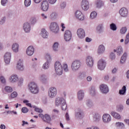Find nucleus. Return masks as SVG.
Masks as SVG:
<instances>
[{
    "mask_svg": "<svg viewBox=\"0 0 129 129\" xmlns=\"http://www.w3.org/2000/svg\"><path fill=\"white\" fill-rule=\"evenodd\" d=\"M18 96V93L17 92H14L11 94V97L12 98H16Z\"/></svg>",
    "mask_w": 129,
    "mask_h": 129,
    "instance_id": "55",
    "label": "nucleus"
},
{
    "mask_svg": "<svg viewBox=\"0 0 129 129\" xmlns=\"http://www.w3.org/2000/svg\"><path fill=\"white\" fill-rule=\"evenodd\" d=\"M5 91L6 92L11 93L13 91V88L10 86H6L5 88Z\"/></svg>",
    "mask_w": 129,
    "mask_h": 129,
    "instance_id": "47",
    "label": "nucleus"
},
{
    "mask_svg": "<svg viewBox=\"0 0 129 129\" xmlns=\"http://www.w3.org/2000/svg\"><path fill=\"white\" fill-rule=\"evenodd\" d=\"M104 52H105V46H104V45L103 44L100 45L98 47V54H103Z\"/></svg>",
    "mask_w": 129,
    "mask_h": 129,
    "instance_id": "26",
    "label": "nucleus"
},
{
    "mask_svg": "<svg viewBox=\"0 0 129 129\" xmlns=\"http://www.w3.org/2000/svg\"><path fill=\"white\" fill-rule=\"evenodd\" d=\"M23 28L25 33H30V31H31V24L29 22H25L23 24Z\"/></svg>",
    "mask_w": 129,
    "mask_h": 129,
    "instance_id": "19",
    "label": "nucleus"
},
{
    "mask_svg": "<svg viewBox=\"0 0 129 129\" xmlns=\"http://www.w3.org/2000/svg\"><path fill=\"white\" fill-rule=\"evenodd\" d=\"M75 116L76 119H82L83 118V111L81 109H77L76 110Z\"/></svg>",
    "mask_w": 129,
    "mask_h": 129,
    "instance_id": "7",
    "label": "nucleus"
},
{
    "mask_svg": "<svg viewBox=\"0 0 129 129\" xmlns=\"http://www.w3.org/2000/svg\"><path fill=\"white\" fill-rule=\"evenodd\" d=\"M84 91L83 90H79L77 93L78 99L80 101H82L83 98H84Z\"/></svg>",
    "mask_w": 129,
    "mask_h": 129,
    "instance_id": "21",
    "label": "nucleus"
},
{
    "mask_svg": "<svg viewBox=\"0 0 129 129\" xmlns=\"http://www.w3.org/2000/svg\"><path fill=\"white\" fill-rule=\"evenodd\" d=\"M10 80L12 83H15V82H17L19 80V77L17 75H13L10 77Z\"/></svg>",
    "mask_w": 129,
    "mask_h": 129,
    "instance_id": "31",
    "label": "nucleus"
},
{
    "mask_svg": "<svg viewBox=\"0 0 129 129\" xmlns=\"http://www.w3.org/2000/svg\"><path fill=\"white\" fill-rule=\"evenodd\" d=\"M126 57H127V53L126 52H124L121 57L120 63H121V64H123V63L125 62Z\"/></svg>",
    "mask_w": 129,
    "mask_h": 129,
    "instance_id": "34",
    "label": "nucleus"
},
{
    "mask_svg": "<svg viewBox=\"0 0 129 129\" xmlns=\"http://www.w3.org/2000/svg\"><path fill=\"white\" fill-rule=\"evenodd\" d=\"M110 58L111 60H114L115 59V54L113 52H111L110 54Z\"/></svg>",
    "mask_w": 129,
    "mask_h": 129,
    "instance_id": "56",
    "label": "nucleus"
},
{
    "mask_svg": "<svg viewBox=\"0 0 129 129\" xmlns=\"http://www.w3.org/2000/svg\"><path fill=\"white\" fill-rule=\"evenodd\" d=\"M35 52V48L33 46H29L26 49V54L28 56H32Z\"/></svg>",
    "mask_w": 129,
    "mask_h": 129,
    "instance_id": "22",
    "label": "nucleus"
},
{
    "mask_svg": "<svg viewBox=\"0 0 129 129\" xmlns=\"http://www.w3.org/2000/svg\"><path fill=\"white\" fill-rule=\"evenodd\" d=\"M96 31L98 34H101L103 32V25L99 24L96 28Z\"/></svg>",
    "mask_w": 129,
    "mask_h": 129,
    "instance_id": "29",
    "label": "nucleus"
},
{
    "mask_svg": "<svg viewBox=\"0 0 129 129\" xmlns=\"http://www.w3.org/2000/svg\"><path fill=\"white\" fill-rule=\"evenodd\" d=\"M122 110H123V105H118L116 106V111L118 112H122Z\"/></svg>",
    "mask_w": 129,
    "mask_h": 129,
    "instance_id": "40",
    "label": "nucleus"
},
{
    "mask_svg": "<svg viewBox=\"0 0 129 129\" xmlns=\"http://www.w3.org/2000/svg\"><path fill=\"white\" fill-rule=\"evenodd\" d=\"M40 35L42 38H44V39H47V38H48V32L45 29H41Z\"/></svg>",
    "mask_w": 129,
    "mask_h": 129,
    "instance_id": "33",
    "label": "nucleus"
},
{
    "mask_svg": "<svg viewBox=\"0 0 129 129\" xmlns=\"http://www.w3.org/2000/svg\"><path fill=\"white\" fill-rule=\"evenodd\" d=\"M85 104L88 108H92V107H93V106H94L93 101L90 99L87 100L86 101Z\"/></svg>",
    "mask_w": 129,
    "mask_h": 129,
    "instance_id": "27",
    "label": "nucleus"
},
{
    "mask_svg": "<svg viewBox=\"0 0 129 129\" xmlns=\"http://www.w3.org/2000/svg\"><path fill=\"white\" fill-rule=\"evenodd\" d=\"M81 7L84 11H88L89 9V2L88 0H82Z\"/></svg>",
    "mask_w": 129,
    "mask_h": 129,
    "instance_id": "14",
    "label": "nucleus"
},
{
    "mask_svg": "<svg viewBox=\"0 0 129 129\" xmlns=\"http://www.w3.org/2000/svg\"><path fill=\"white\" fill-rule=\"evenodd\" d=\"M44 118L45 121H43L44 122H47V123H49L51 120H52V119H51V116H50V115L48 114H44Z\"/></svg>",
    "mask_w": 129,
    "mask_h": 129,
    "instance_id": "35",
    "label": "nucleus"
},
{
    "mask_svg": "<svg viewBox=\"0 0 129 129\" xmlns=\"http://www.w3.org/2000/svg\"><path fill=\"white\" fill-rule=\"evenodd\" d=\"M63 70L65 72H68V71H69V70L68 69V65L66 63L63 64Z\"/></svg>",
    "mask_w": 129,
    "mask_h": 129,
    "instance_id": "54",
    "label": "nucleus"
},
{
    "mask_svg": "<svg viewBox=\"0 0 129 129\" xmlns=\"http://www.w3.org/2000/svg\"><path fill=\"white\" fill-rule=\"evenodd\" d=\"M94 60L91 56H88L86 58V64L88 67L92 68L93 67Z\"/></svg>",
    "mask_w": 129,
    "mask_h": 129,
    "instance_id": "12",
    "label": "nucleus"
},
{
    "mask_svg": "<svg viewBox=\"0 0 129 129\" xmlns=\"http://www.w3.org/2000/svg\"><path fill=\"white\" fill-rule=\"evenodd\" d=\"M24 5L25 7H26V8H28V7H30V6H31V0H25Z\"/></svg>",
    "mask_w": 129,
    "mask_h": 129,
    "instance_id": "45",
    "label": "nucleus"
},
{
    "mask_svg": "<svg viewBox=\"0 0 129 129\" xmlns=\"http://www.w3.org/2000/svg\"><path fill=\"white\" fill-rule=\"evenodd\" d=\"M75 16L80 21L84 20V15L82 14V12L80 11H77L75 13Z\"/></svg>",
    "mask_w": 129,
    "mask_h": 129,
    "instance_id": "20",
    "label": "nucleus"
},
{
    "mask_svg": "<svg viewBox=\"0 0 129 129\" xmlns=\"http://www.w3.org/2000/svg\"><path fill=\"white\" fill-rule=\"evenodd\" d=\"M30 23L32 25H34L35 23H37V19L35 17H32L30 19Z\"/></svg>",
    "mask_w": 129,
    "mask_h": 129,
    "instance_id": "48",
    "label": "nucleus"
},
{
    "mask_svg": "<svg viewBox=\"0 0 129 129\" xmlns=\"http://www.w3.org/2000/svg\"><path fill=\"white\" fill-rule=\"evenodd\" d=\"M80 77L82 79L84 78V77H86V74H85V73H81L80 74Z\"/></svg>",
    "mask_w": 129,
    "mask_h": 129,
    "instance_id": "59",
    "label": "nucleus"
},
{
    "mask_svg": "<svg viewBox=\"0 0 129 129\" xmlns=\"http://www.w3.org/2000/svg\"><path fill=\"white\" fill-rule=\"evenodd\" d=\"M6 23V17H3L0 20V25H4Z\"/></svg>",
    "mask_w": 129,
    "mask_h": 129,
    "instance_id": "53",
    "label": "nucleus"
},
{
    "mask_svg": "<svg viewBox=\"0 0 129 129\" xmlns=\"http://www.w3.org/2000/svg\"><path fill=\"white\" fill-rule=\"evenodd\" d=\"M0 79L2 83H6V79L3 76L1 77Z\"/></svg>",
    "mask_w": 129,
    "mask_h": 129,
    "instance_id": "62",
    "label": "nucleus"
},
{
    "mask_svg": "<svg viewBox=\"0 0 129 129\" xmlns=\"http://www.w3.org/2000/svg\"><path fill=\"white\" fill-rule=\"evenodd\" d=\"M17 68L18 69V70H20V71H23L24 69H25L24 67V63H23V60L20 59L18 63L17 66Z\"/></svg>",
    "mask_w": 129,
    "mask_h": 129,
    "instance_id": "25",
    "label": "nucleus"
},
{
    "mask_svg": "<svg viewBox=\"0 0 129 129\" xmlns=\"http://www.w3.org/2000/svg\"><path fill=\"white\" fill-rule=\"evenodd\" d=\"M57 95V89L51 87L48 90V96L50 98H54Z\"/></svg>",
    "mask_w": 129,
    "mask_h": 129,
    "instance_id": "6",
    "label": "nucleus"
},
{
    "mask_svg": "<svg viewBox=\"0 0 129 129\" xmlns=\"http://www.w3.org/2000/svg\"><path fill=\"white\" fill-rule=\"evenodd\" d=\"M116 72H117V69L115 68L113 70H112V73L113 74H115V73H116Z\"/></svg>",
    "mask_w": 129,
    "mask_h": 129,
    "instance_id": "64",
    "label": "nucleus"
},
{
    "mask_svg": "<svg viewBox=\"0 0 129 129\" xmlns=\"http://www.w3.org/2000/svg\"><path fill=\"white\" fill-rule=\"evenodd\" d=\"M35 111H36V112H39V113H42V112H43V110L37 107L35 108Z\"/></svg>",
    "mask_w": 129,
    "mask_h": 129,
    "instance_id": "60",
    "label": "nucleus"
},
{
    "mask_svg": "<svg viewBox=\"0 0 129 129\" xmlns=\"http://www.w3.org/2000/svg\"><path fill=\"white\" fill-rule=\"evenodd\" d=\"M96 17H97V13H96V12H95V11L92 12L91 13L90 16V18L92 20H93V19H95V18H96Z\"/></svg>",
    "mask_w": 129,
    "mask_h": 129,
    "instance_id": "42",
    "label": "nucleus"
},
{
    "mask_svg": "<svg viewBox=\"0 0 129 129\" xmlns=\"http://www.w3.org/2000/svg\"><path fill=\"white\" fill-rule=\"evenodd\" d=\"M56 2H57V0H48V2L50 5H54V4H56Z\"/></svg>",
    "mask_w": 129,
    "mask_h": 129,
    "instance_id": "57",
    "label": "nucleus"
},
{
    "mask_svg": "<svg viewBox=\"0 0 129 129\" xmlns=\"http://www.w3.org/2000/svg\"><path fill=\"white\" fill-rule=\"evenodd\" d=\"M65 116L66 120L69 121V120H70V117H69V114H68V112L66 113Z\"/></svg>",
    "mask_w": 129,
    "mask_h": 129,
    "instance_id": "61",
    "label": "nucleus"
},
{
    "mask_svg": "<svg viewBox=\"0 0 129 129\" xmlns=\"http://www.w3.org/2000/svg\"><path fill=\"white\" fill-rule=\"evenodd\" d=\"M18 86H22L23 83H24V79L23 78H20L18 80Z\"/></svg>",
    "mask_w": 129,
    "mask_h": 129,
    "instance_id": "44",
    "label": "nucleus"
},
{
    "mask_svg": "<svg viewBox=\"0 0 129 129\" xmlns=\"http://www.w3.org/2000/svg\"><path fill=\"white\" fill-rule=\"evenodd\" d=\"M38 115L42 119V120H43V121H46V120H45V115H44V114L40 113Z\"/></svg>",
    "mask_w": 129,
    "mask_h": 129,
    "instance_id": "58",
    "label": "nucleus"
},
{
    "mask_svg": "<svg viewBox=\"0 0 129 129\" xmlns=\"http://www.w3.org/2000/svg\"><path fill=\"white\" fill-rule=\"evenodd\" d=\"M97 8H98V9H100V8H101V7H103V6L104 5V3L101 0H98L97 2Z\"/></svg>",
    "mask_w": 129,
    "mask_h": 129,
    "instance_id": "38",
    "label": "nucleus"
},
{
    "mask_svg": "<svg viewBox=\"0 0 129 129\" xmlns=\"http://www.w3.org/2000/svg\"><path fill=\"white\" fill-rule=\"evenodd\" d=\"M41 10L43 12H47L49 10V3L46 0L43 1L41 3Z\"/></svg>",
    "mask_w": 129,
    "mask_h": 129,
    "instance_id": "9",
    "label": "nucleus"
},
{
    "mask_svg": "<svg viewBox=\"0 0 129 129\" xmlns=\"http://www.w3.org/2000/svg\"><path fill=\"white\" fill-rule=\"evenodd\" d=\"M28 87L29 91L32 94H38L39 93V87L38 85L35 82H31L28 85Z\"/></svg>",
    "mask_w": 129,
    "mask_h": 129,
    "instance_id": "2",
    "label": "nucleus"
},
{
    "mask_svg": "<svg viewBox=\"0 0 129 129\" xmlns=\"http://www.w3.org/2000/svg\"><path fill=\"white\" fill-rule=\"evenodd\" d=\"M106 66V62L103 59H100L98 61L97 67L99 70H104Z\"/></svg>",
    "mask_w": 129,
    "mask_h": 129,
    "instance_id": "11",
    "label": "nucleus"
},
{
    "mask_svg": "<svg viewBox=\"0 0 129 129\" xmlns=\"http://www.w3.org/2000/svg\"><path fill=\"white\" fill-rule=\"evenodd\" d=\"M12 50L15 53H18L19 52V44L15 43L12 45Z\"/></svg>",
    "mask_w": 129,
    "mask_h": 129,
    "instance_id": "32",
    "label": "nucleus"
},
{
    "mask_svg": "<svg viewBox=\"0 0 129 129\" xmlns=\"http://www.w3.org/2000/svg\"><path fill=\"white\" fill-rule=\"evenodd\" d=\"M8 3H9V0H1V5L4 7H5Z\"/></svg>",
    "mask_w": 129,
    "mask_h": 129,
    "instance_id": "52",
    "label": "nucleus"
},
{
    "mask_svg": "<svg viewBox=\"0 0 129 129\" xmlns=\"http://www.w3.org/2000/svg\"><path fill=\"white\" fill-rule=\"evenodd\" d=\"M99 88L101 93H103V94H106L107 93H108V92L109 91L108 87L105 84H102L100 85Z\"/></svg>",
    "mask_w": 129,
    "mask_h": 129,
    "instance_id": "15",
    "label": "nucleus"
},
{
    "mask_svg": "<svg viewBox=\"0 0 129 129\" xmlns=\"http://www.w3.org/2000/svg\"><path fill=\"white\" fill-rule=\"evenodd\" d=\"M60 8L62 10L65 9V8H66V2H61L60 5Z\"/></svg>",
    "mask_w": 129,
    "mask_h": 129,
    "instance_id": "51",
    "label": "nucleus"
},
{
    "mask_svg": "<svg viewBox=\"0 0 129 129\" xmlns=\"http://www.w3.org/2000/svg\"><path fill=\"white\" fill-rule=\"evenodd\" d=\"M57 16H58V14L55 12L52 13L50 16V19H56V18H57Z\"/></svg>",
    "mask_w": 129,
    "mask_h": 129,
    "instance_id": "46",
    "label": "nucleus"
},
{
    "mask_svg": "<svg viewBox=\"0 0 129 129\" xmlns=\"http://www.w3.org/2000/svg\"><path fill=\"white\" fill-rule=\"evenodd\" d=\"M102 119L103 122L105 123H108L111 121V116L109 114H104L102 116Z\"/></svg>",
    "mask_w": 129,
    "mask_h": 129,
    "instance_id": "17",
    "label": "nucleus"
},
{
    "mask_svg": "<svg viewBox=\"0 0 129 129\" xmlns=\"http://www.w3.org/2000/svg\"><path fill=\"white\" fill-rule=\"evenodd\" d=\"M82 63L81 60L79 59H75L74 60L71 64V68L74 72H76L80 69L81 67Z\"/></svg>",
    "mask_w": 129,
    "mask_h": 129,
    "instance_id": "3",
    "label": "nucleus"
},
{
    "mask_svg": "<svg viewBox=\"0 0 129 129\" xmlns=\"http://www.w3.org/2000/svg\"><path fill=\"white\" fill-rule=\"evenodd\" d=\"M49 30L52 33L58 34L59 33V25L56 22H51L49 25Z\"/></svg>",
    "mask_w": 129,
    "mask_h": 129,
    "instance_id": "5",
    "label": "nucleus"
},
{
    "mask_svg": "<svg viewBox=\"0 0 129 129\" xmlns=\"http://www.w3.org/2000/svg\"><path fill=\"white\" fill-rule=\"evenodd\" d=\"M46 62H45L42 66L43 69H45V70H46L47 69H49V63H50V62H51V56H50V55H47L46 56Z\"/></svg>",
    "mask_w": 129,
    "mask_h": 129,
    "instance_id": "13",
    "label": "nucleus"
},
{
    "mask_svg": "<svg viewBox=\"0 0 129 129\" xmlns=\"http://www.w3.org/2000/svg\"><path fill=\"white\" fill-rule=\"evenodd\" d=\"M93 120L94 122H95V123H98V122H99L100 121V120L101 119V116L100 114L96 113L93 116Z\"/></svg>",
    "mask_w": 129,
    "mask_h": 129,
    "instance_id": "23",
    "label": "nucleus"
},
{
    "mask_svg": "<svg viewBox=\"0 0 129 129\" xmlns=\"http://www.w3.org/2000/svg\"><path fill=\"white\" fill-rule=\"evenodd\" d=\"M52 49L54 52H58V50L59 49V43L54 42L52 46Z\"/></svg>",
    "mask_w": 129,
    "mask_h": 129,
    "instance_id": "36",
    "label": "nucleus"
},
{
    "mask_svg": "<svg viewBox=\"0 0 129 129\" xmlns=\"http://www.w3.org/2000/svg\"><path fill=\"white\" fill-rule=\"evenodd\" d=\"M11 57H12V53L11 52H7L4 55V60L6 64H10L11 62Z\"/></svg>",
    "mask_w": 129,
    "mask_h": 129,
    "instance_id": "18",
    "label": "nucleus"
},
{
    "mask_svg": "<svg viewBox=\"0 0 129 129\" xmlns=\"http://www.w3.org/2000/svg\"><path fill=\"white\" fill-rule=\"evenodd\" d=\"M114 52H116L117 56H120L121 54L123 52V49H122V47L119 46L117 47V49H114Z\"/></svg>",
    "mask_w": 129,
    "mask_h": 129,
    "instance_id": "28",
    "label": "nucleus"
},
{
    "mask_svg": "<svg viewBox=\"0 0 129 129\" xmlns=\"http://www.w3.org/2000/svg\"><path fill=\"white\" fill-rule=\"evenodd\" d=\"M110 29L112 30V31H116L117 27H116V25L114 23H111L110 25Z\"/></svg>",
    "mask_w": 129,
    "mask_h": 129,
    "instance_id": "43",
    "label": "nucleus"
},
{
    "mask_svg": "<svg viewBox=\"0 0 129 129\" xmlns=\"http://www.w3.org/2000/svg\"><path fill=\"white\" fill-rule=\"evenodd\" d=\"M85 41L87 43H89V42H91V41H92V39L89 38V37H86V39H85Z\"/></svg>",
    "mask_w": 129,
    "mask_h": 129,
    "instance_id": "63",
    "label": "nucleus"
},
{
    "mask_svg": "<svg viewBox=\"0 0 129 129\" xmlns=\"http://www.w3.org/2000/svg\"><path fill=\"white\" fill-rule=\"evenodd\" d=\"M72 38V33L70 30H67L64 32V39L66 42H69Z\"/></svg>",
    "mask_w": 129,
    "mask_h": 129,
    "instance_id": "10",
    "label": "nucleus"
},
{
    "mask_svg": "<svg viewBox=\"0 0 129 129\" xmlns=\"http://www.w3.org/2000/svg\"><path fill=\"white\" fill-rule=\"evenodd\" d=\"M48 78H47V76L45 74L40 75L39 76V80L41 82V83H43V84H46L47 82Z\"/></svg>",
    "mask_w": 129,
    "mask_h": 129,
    "instance_id": "24",
    "label": "nucleus"
},
{
    "mask_svg": "<svg viewBox=\"0 0 129 129\" xmlns=\"http://www.w3.org/2000/svg\"><path fill=\"white\" fill-rule=\"evenodd\" d=\"M126 91V87H125V86H124L122 87L121 90H119V94H120V95H124V94H125Z\"/></svg>",
    "mask_w": 129,
    "mask_h": 129,
    "instance_id": "37",
    "label": "nucleus"
},
{
    "mask_svg": "<svg viewBox=\"0 0 129 129\" xmlns=\"http://www.w3.org/2000/svg\"><path fill=\"white\" fill-rule=\"evenodd\" d=\"M119 13L121 17L126 18L127 15H128V11H127V9L126 8H122L119 10Z\"/></svg>",
    "mask_w": 129,
    "mask_h": 129,
    "instance_id": "16",
    "label": "nucleus"
},
{
    "mask_svg": "<svg viewBox=\"0 0 129 129\" xmlns=\"http://www.w3.org/2000/svg\"><path fill=\"white\" fill-rule=\"evenodd\" d=\"M110 114L116 119H120L121 118V116H120V114L116 112L112 111L111 112Z\"/></svg>",
    "mask_w": 129,
    "mask_h": 129,
    "instance_id": "30",
    "label": "nucleus"
},
{
    "mask_svg": "<svg viewBox=\"0 0 129 129\" xmlns=\"http://www.w3.org/2000/svg\"><path fill=\"white\" fill-rule=\"evenodd\" d=\"M21 111L23 113H27V112H29V109L26 107H24L22 108Z\"/></svg>",
    "mask_w": 129,
    "mask_h": 129,
    "instance_id": "49",
    "label": "nucleus"
},
{
    "mask_svg": "<svg viewBox=\"0 0 129 129\" xmlns=\"http://www.w3.org/2000/svg\"><path fill=\"white\" fill-rule=\"evenodd\" d=\"M54 69L57 75H62V74H63V67L60 62L56 61L55 62Z\"/></svg>",
    "mask_w": 129,
    "mask_h": 129,
    "instance_id": "4",
    "label": "nucleus"
},
{
    "mask_svg": "<svg viewBox=\"0 0 129 129\" xmlns=\"http://www.w3.org/2000/svg\"><path fill=\"white\" fill-rule=\"evenodd\" d=\"M116 127H120V128H123L124 127V124L122 122H117L115 124Z\"/></svg>",
    "mask_w": 129,
    "mask_h": 129,
    "instance_id": "39",
    "label": "nucleus"
},
{
    "mask_svg": "<svg viewBox=\"0 0 129 129\" xmlns=\"http://www.w3.org/2000/svg\"><path fill=\"white\" fill-rule=\"evenodd\" d=\"M90 94L92 96H94L95 94H96V90H95V88L92 87L90 90Z\"/></svg>",
    "mask_w": 129,
    "mask_h": 129,
    "instance_id": "41",
    "label": "nucleus"
},
{
    "mask_svg": "<svg viewBox=\"0 0 129 129\" xmlns=\"http://www.w3.org/2000/svg\"><path fill=\"white\" fill-rule=\"evenodd\" d=\"M77 34L79 39H84L85 38V30L82 28H79L77 30Z\"/></svg>",
    "mask_w": 129,
    "mask_h": 129,
    "instance_id": "8",
    "label": "nucleus"
},
{
    "mask_svg": "<svg viewBox=\"0 0 129 129\" xmlns=\"http://www.w3.org/2000/svg\"><path fill=\"white\" fill-rule=\"evenodd\" d=\"M126 31H127V29H126V27H124L120 29V33L121 34H125Z\"/></svg>",
    "mask_w": 129,
    "mask_h": 129,
    "instance_id": "50",
    "label": "nucleus"
},
{
    "mask_svg": "<svg viewBox=\"0 0 129 129\" xmlns=\"http://www.w3.org/2000/svg\"><path fill=\"white\" fill-rule=\"evenodd\" d=\"M55 105L56 106L60 105L62 110H66V109H67V104L66 103V100L64 98H56L55 99Z\"/></svg>",
    "mask_w": 129,
    "mask_h": 129,
    "instance_id": "1",
    "label": "nucleus"
}]
</instances>
